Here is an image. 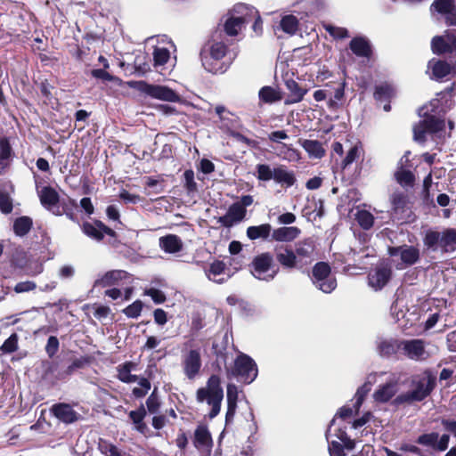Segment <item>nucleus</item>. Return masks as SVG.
Here are the masks:
<instances>
[{"label":"nucleus","instance_id":"obj_28","mask_svg":"<svg viewBox=\"0 0 456 456\" xmlns=\"http://www.w3.org/2000/svg\"><path fill=\"white\" fill-rule=\"evenodd\" d=\"M13 157V151L9 140L0 136V175L9 167Z\"/></svg>","mask_w":456,"mask_h":456},{"label":"nucleus","instance_id":"obj_24","mask_svg":"<svg viewBox=\"0 0 456 456\" xmlns=\"http://www.w3.org/2000/svg\"><path fill=\"white\" fill-rule=\"evenodd\" d=\"M428 67L432 71L431 78L437 81H441L450 75L454 68V66L450 64L447 61L436 60L435 58L428 61Z\"/></svg>","mask_w":456,"mask_h":456},{"label":"nucleus","instance_id":"obj_4","mask_svg":"<svg viewBox=\"0 0 456 456\" xmlns=\"http://www.w3.org/2000/svg\"><path fill=\"white\" fill-rule=\"evenodd\" d=\"M412 384V390L398 395L395 398L394 403L401 404L403 403L423 400L433 390L436 385V377L433 376L429 371H425L421 375L416 377L413 379Z\"/></svg>","mask_w":456,"mask_h":456},{"label":"nucleus","instance_id":"obj_58","mask_svg":"<svg viewBox=\"0 0 456 456\" xmlns=\"http://www.w3.org/2000/svg\"><path fill=\"white\" fill-rule=\"evenodd\" d=\"M441 244V233L438 232H428L424 238V245L428 248H435L437 244Z\"/></svg>","mask_w":456,"mask_h":456},{"label":"nucleus","instance_id":"obj_35","mask_svg":"<svg viewBox=\"0 0 456 456\" xmlns=\"http://www.w3.org/2000/svg\"><path fill=\"white\" fill-rule=\"evenodd\" d=\"M248 22V21L246 16H232L225 20L224 24V30L226 33V35L230 37H235L239 34L242 26Z\"/></svg>","mask_w":456,"mask_h":456},{"label":"nucleus","instance_id":"obj_54","mask_svg":"<svg viewBox=\"0 0 456 456\" xmlns=\"http://www.w3.org/2000/svg\"><path fill=\"white\" fill-rule=\"evenodd\" d=\"M184 187L188 194H194L197 191V183L194 180V172L188 169L183 174Z\"/></svg>","mask_w":456,"mask_h":456},{"label":"nucleus","instance_id":"obj_9","mask_svg":"<svg viewBox=\"0 0 456 456\" xmlns=\"http://www.w3.org/2000/svg\"><path fill=\"white\" fill-rule=\"evenodd\" d=\"M273 263V258L270 253H262L256 256L252 262V274L258 280L272 281L277 273V271L270 273Z\"/></svg>","mask_w":456,"mask_h":456},{"label":"nucleus","instance_id":"obj_15","mask_svg":"<svg viewBox=\"0 0 456 456\" xmlns=\"http://www.w3.org/2000/svg\"><path fill=\"white\" fill-rule=\"evenodd\" d=\"M315 244L312 238H306L295 244L294 253L301 268L314 260Z\"/></svg>","mask_w":456,"mask_h":456},{"label":"nucleus","instance_id":"obj_56","mask_svg":"<svg viewBox=\"0 0 456 456\" xmlns=\"http://www.w3.org/2000/svg\"><path fill=\"white\" fill-rule=\"evenodd\" d=\"M18 348V335L12 334L1 346L0 350L4 354H11Z\"/></svg>","mask_w":456,"mask_h":456},{"label":"nucleus","instance_id":"obj_17","mask_svg":"<svg viewBox=\"0 0 456 456\" xmlns=\"http://www.w3.org/2000/svg\"><path fill=\"white\" fill-rule=\"evenodd\" d=\"M38 197L41 204L49 211L56 216H61L62 212L60 207L57 206L59 202V195L57 191L49 186H44L40 190H37Z\"/></svg>","mask_w":456,"mask_h":456},{"label":"nucleus","instance_id":"obj_2","mask_svg":"<svg viewBox=\"0 0 456 456\" xmlns=\"http://www.w3.org/2000/svg\"><path fill=\"white\" fill-rule=\"evenodd\" d=\"M445 135V120L440 116H425V118L413 127V138L419 143L428 139L436 142Z\"/></svg>","mask_w":456,"mask_h":456},{"label":"nucleus","instance_id":"obj_25","mask_svg":"<svg viewBox=\"0 0 456 456\" xmlns=\"http://www.w3.org/2000/svg\"><path fill=\"white\" fill-rule=\"evenodd\" d=\"M193 444L198 450L210 449L213 444L211 434L207 426L199 425L194 431Z\"/></svg>","mask_w":456,"mask_h":456},{"label":"nucleus","instance_id":"obj_32","mask_svg":"<svg viewBox=\"0 0 456 456\" xmlns=\"http://www.w3.org/2000/svg\"><path fill=\"white\" fill-rule=\"evenodd\" d=\"M273 175L274 182L286 187L292 186L296 182L294 173L289 171L284 166L273 167Z\"/></svg>","mask_w":456,"mask_h":456},{"label":"nucleus","instance_id":"obj_52","mask_svg":"<svg viewBox=\"0 0 456 456\" xmlns=\"http://www.w3.org/2000/svg\"><path fill=\"white\" fill-rule=\"evenodd\" d=\"M77 202L75 200L69 199L67 201L62 200L61 202L60 209L62 214H65L67 217L72 221H77V216L74 210L77 208Z\"/></svg>","mask_w":456,"mask_h":456},{"label":"nucleus","instance_id":"obj_48","mask_svg":"<svg viewBox=\"0 0 456 456\" xmlns=\"http://www.w3.org/2000/svg\"><path fill=\"white\" fill-rule=\"evenodd\" d=\"M408 202L407 196L399 191H395L391 196V204L395 213L403 212Z\"/></svg>","mask_w":456,"mask_h":456},{"label":"nucleus","instance_id":"obj_14","mask_svg":"<svg viewBox=\"0 0 456 456\" xmlns=\"http://www.w3.org/2000/svg\"><path fill=\"white\" fill-rule=\"evenodd\" d=\"M439 95L440 97L432 99L419 108L418 114H446L450 111L454 105L453 100L445 94H440Z\"/></svg>","mask_w":456,"mask_h":456},{"label":"nucleus","instance_id":"obj_46","mask_svg":"<svg viewBox=\"0 0 456 456\" xmlns=\"http://www.w3.org/2000/svg\"><path fill=\"white\" fill-rule=\"evenodd\" d=\"M32 220L28 216L17 218L13 224V231L18 236L26 235L31 229Z\"/></svg>","mask_w":456,"mask_h":456},{"label":"nucleus","instance_id":"obj_55","mask_svg":"<svg viewBox=\"0 0 456 456\" xmlns=\"http://www.w3.org/2000/svg\"><path fill=\"white\" fill-rule=\"evenodd\" d=\"M0 210L4 214H9L12 210V200L7 191L0 190Z\"/></svg>","mask_w":456,"mask_h":456},{"label":"nucleus","instance_id":"obj_44","mask_svg":"<svg viewBox=\"0 0 456 456\" xmlns=\"http://www.w3.org/2000/svg\"><path fill=\"white\" fill-rule=\"evenodd\" d=\"M397 183L403 187H412L415 181V176L410 170L404 169L403 167H399L395 173Z\"/></svg>","mask_w":456,"mask_h":456},{"label":"nucleus","instance_id":"obj_27","mask_svg":"<svg viewBox=\"0 0 456 456\" xmlns=\"http://www.w3.org/2000/svg\"><path fill=\"white\" fill-rule=\"evenodd\" d=\"M159 246L166 253L175 254L182 250L183 241L177 235L167 234L159 238Z\"/></svg>","mask_w":456,"mask_h":456},{"label":"nucleus","instance_id":"obj_10","mask_svg":"<svg viewBox=\"0 0 456 456\" xmlns=\"http://www.w3.org/2000/svg\"><path fill=\"white\" fill-rule=\"evenodd\" d=\"M201 366V354L199 348H191L183 351L182 367L187 379H194L200 373Z\"/></svg>","mask_w":456,"mask_h":456},{"label":"nucleus","instance_id":"obj_34","mask_svg":"<svg viewBox=\"0 0 456 456\" xmlns=\"http://www.w3.org/2000/svg\"><path fill=\"white\" fill-rule=\"evenodd\" d=\"M277 261L286 268H301L296 257L294 250L286 247L283 250L277 252Z\"/></svg>","mask_w":456,"mask_h":456},{"label":"nucleus","instance_id":"obj_20","mask_svg":"<svg viewBox=\"0 0 456 456\" xmlns=\"http://www.w3.org/2000/svg\"><path fill=\"white\" fill-rule=\"evenodd\" d=\"M83 232L93 240L100 241L103 239L104 235L114 236L115 232L106 226L101 221H95L94 224L86 222L82 225Z\"/></svg>","mask_w":456,"mask_h":456},{"label":"nucleus","instance_id":"obj_16","mask_svg":"<svg viewBox=\"0 0 456 456\" xmlns=\"http://www.w3.org/2000/svg\"><path fill=\"white\" fill-rule=\"evenodd\" d=\"M142 91L149 96L161 101L176 102L180 101L179 94L165 86L143 83Z\"/></svg>","mask_w":456,"mask_h":456},{"label":"nucleus","instance_id":"obj_8","mask_svg":"<svg viewBox=\"0 0 456 456\" xmlns=\"http://www.w3.org/2000/svg\"><path fill=\"white\" fill-rule=\"evenodd\" d=\"M430 46L436 55L456 56V29H446L443 35L433 37Z\"/></svg>","mask_w":456,"mask_h":456},{"label":"nucleus","instance_id":"obj_26","mask_svg":"<svg viewBox=\"0 0 456 456\" xmlns=\"http://www.w3.org/2000/svg\"><path fill=\"white\" fill-rule=\"evenodd\" d=\"M301 233L296 226H284L274 229L272 232V240L279 242H290L297 239Z\"/></svg>","mask_w":456,"mask_h":456},{"label":"nucleus","instance_id":"obj_11","mask_svg":"<svg viewBox=\"0 0 456 456\" xmlns=\"http://www.w3.org/2000/svg\"><path fill=\"white\" fill-rule=\"evenodd\" d=\"M388 253L391 256H400L401 263L397 265V269L413 265L419 259V249L411 245L389 247Z\"/></svg>","mask_w":456,"mask_h":456},{"label":"nucleus","instance_id":"obj_19","mask_svg":"<svg viewBox=\"0 0 456 456\" xmlns=\"http://www.w3.org/2000/svg\"><path fill=\"white\" fill-rule=\"evenodd\" d=\"M403 354L412 360H422L427 357L424 341L421 339L402 340Z\"/></svg>","mask_w":456,"mask_h":456},{"label":"nucleus","instance_id":"obj_50","mask_svg":"<svg viewBox=\"0 0 456 456\" xmlns=\"http://www.w3.org/2000/svg\"><path fill=\"white\" fill-rule=\"evenodd\" d=\"M170 59V52L165 47H155L153 50L154 66H163Z\"/></svg>","mask_w":456,"mask_h":456},{"label":"nucleus","instance_id":"obj_47","mask_svg":"<svg viewBox=\"0 0 456 456\" xmlns=\"http://www.w3.org/2000/svg\"><path fill=\"white\" fill-rule=\"evenodd\" d=\"M355 219L359 225L364 230L371 228L374 223V216L367 210H359L356 213Z\"/></svg>","mask_w":456,"mask_h":456},{"label":"nucleus","instance_id":"obj_12","mask_svg":"<svg viewBox=\"0 0 456 456\" xmlns=\"http://www.w3.org/2000/svg\"><path fill=\"white\" fill-rule=\"evenodd\" d=\"M399 391V379L395 374H390L384 384H380L373 393V399L377 403L389 402Z\"/></svg>","mask_w":456,"mask_h":456},{"label":"nucleus","instance_id":"obj_63","mask_svg":"<svg viewBox=\"0 0 456 456\" xmlns=\"http://www.w3.org/2000/svg\"><path fill=\"white\" fill-rule=\"evenodd\" d=\"M345 445L338 441H331L329 444V452L330 456H346Z\"/></svg>","mask_w":456,"mask_h":456},{"label":"nucleus","instance_id":"obj_51","mask_svg":"<svg viewBox=\"0 0 456 456\" xmlns=\"http://www.w3.org/2000/svg\"><path fill=\"white\" fill-rule=\"evenodd\" d=\"M370 388H371V381L368 380L367 382H365L362 386H361L357 389L355 395H354L355 402L354 404L355 411H357L359 410V408L361 407L366 395L370 391Z\"/></svg>","mask_w":456,"mask_h":456},{"label":"nucleus","instance_id":"obj_36","mask_svg":"<svg viewBox=\"0 0 456 456\" xmlns=\"http://www.w3.org/2000/svg\"><path fill=\"white\" fill-rule=\"evenodd\" d=\"M224 270L225 264L223 261L216 260L209 265L208 269L205 270V273L208 280L221 284L225 281V279L218 277L224 273Z\"/></svg>","mask_w":456,"mask_h":456},{"label":"nucleus","instance_id":"obj_49","mask_svg":"<svg viewBox=\"0 0 456 456\" xmlns=\"http://www.w3.org/2000/svg\"><path fill=\"white\" fill-rule=\"evenodd\" d=\"M285 85L288 88V90L290 92L291 96L293 97L294 102H299L303 99L304 95L305 94L306 91L302 89L298 83L296 82L294 79H287L285 81Z\"/></svg>","mask_w":456,"mask_h":456},{"label":"nucleus","instance_id":"obj_42","mask_svg":"<svg viewBox=\"0 0 456 456\" xmlns=\"http://www.w3.org/2000/svg\"><path fill=\"white\" fill-rule=\"evenodd\" d=\"M36 84L38 86L42 97L45 98V102L53 105L57 102V99L52 94L54 86L45 78L36 82Z\"/></svg>","mask_w":456,"mask_h":456},{"label":"nucleus","instance_id":"obj_43","mask_svg":"<svg viewBox=\"0 0 456 456\" xmlns=\"http://www.w3.org/2000/svg\"><path fill=\"white\" fill-rule=\"evenodd\" d=\"M273 149L277 156L285 160L294 161L299 159L297 151L285 143H280Z\"/></svg>","mask_w":456,"mask_h":456},{"label":"nucleus","instance_id":"obj_61","mask_svg":"<svg viewBox=\"0 0 456 456\" xmlns=\"http://www.w3.org/2000/svg\"><path fill=\"white\" fill-rule=\"evenodd\" d=\"M325 29L335 39H344L349 37L348 30L345 28L329 25Z\"/></svg>","mask_w":456,"mask_h":456},{"label":"nucleus","instance_id":"obj_38","mask_svg":"<svg viewBox=\"0 0 456 456\" xmlns=\"http://www.w3.org/2000/svg\"><path fill=\"white\" fill-rule=\"evenodd\" d=\"M272 232V226L269 224H263L256 226H249L247 229L248 239L255 240L257 239L267 240Z\"/></svg>","mask_w":456,"mask_h":456},{"label":"nucleus","instance_id":"obj_13","mask_svg":"<svg viewBox=\"0 0 456 456\" xmlns=\"http://www.w3.org/2000/svg\"><path fill=\"white\" fill-rule=\"evenodd\" d=\"M392 275L391 267L385 263L378 265L368 275V284L375 291L381 290Z\"/></svg>","mask_w":456,"mask_h":456},{"label":"nucleus","instance_id":"obj_3","mask_svg":"<svg viewBox=\"0 0 456 456\" xmlns=\"http://www.w3.org/2000/svg\"><path fill=\"white\" fill-rule=\"evenodd\" d=\"M228 52V46L224 42H213L208 49L200 51V60L204 69L213 74H223L229 65L222 61Z\"/></svg>","mask_w":456,"mask_h":456},{"label":"nucleus","instance_id":"obj_31","mask_svg":"<svg viewBox=\"0 0 456 456\" xmlns=\"http://www.w3.org/2000/svg\"><path fill=\"white\" fill-rule=\"evenodd\" d=\"M303 149L307 152L310 159H320L324 157L326 150L322 142L317 140H302L299 142Z\"/></svg>","mask_w":456,"mask_h":456},{"label":"nucleus","instance_id":"obj_23","mask_svg":"<svg viewBox=\"0 0 456 456\" xmlns=\"http://www.w3.org/2000/svg\"><path fill=\"white\" fill-rule=\"evenodd\" d=\"M349 49L357 57L370 59L372 56V47L370 41L362 36L354 37L349 43Z\"/></svg>","mask_w":456,"mask_h":456},{"label":"nucleus","instance_id":"obj_62","mask_svg":"<svg viewBox=\"0 0 456 456\" xmlns=\"http://www.w3.org/2000/svg\"><path fill=\"white\" fill-rule=\"evenodd\" d=\"M335 436L347 450H353L354 448V441L350 439V437L346 435L345 428H338Z\"/></svg>","mask_w":456,"mask_h":456},{"label":"nucleus","instance_id":"obj_41","mask_svg":"<svg viewBox=\"0 0 456 456\" xmlns=\"http://www.w3.org/2000/svg\"><path fill=\"white\" fill-rule=\"evenodd\" d=\"M258 96L259 100L265 103H273L282 99L281 92L269 86H263L259 90Z\"/></svg>","mask_w":456,"mask_h":456},{"label":"nucleus","instance_id":"obj_21","mask_svg":"<svg viewBox=\"0 0 456 456\" xmlns=\"http://www.w3.org/2000/svg\"><path fill=\"white\" fill-rule=\"evenodd\" d=\"M51 412L60 421L65 424H71L76 422L80 415L77 413L72 406L68 403H56L53 404L51 408Z\"/></svg>","mask_w":456,"mask_h":456},{"label":"nucleus","instance_id":"obj_45","mask_svg":"<svg viewBox=\"0 0 456 456\" xmlns=\"http://www.w3.org/2000/svg\"><path fill=\"white\" fill-rule=\"evenodd\" d=\"M280 26L285 33L294 35L298 29V20L296 16L288 14L281 18Z\"/></svg>","mask_w":456,"mask_h":456},{"label":"nucleus","instance_id":"obj_6","mask_svg":"<svg viewBox=\"0 0 456 456\" xmlns=\"http://www.w3.org/2000/svg\"><path fill=\"white\" fill-rule=\"evenodd\" d=\"M312 281L324 293H331L337 288V280L331 274L330 265L324 262H319L314 266Z\"/></svg>","mask_w":456,"mask_h":456},{"label":"nucleus","instance_id":"obj_30","mask_svg":"<svg viewBox=\"0 0 456 456\" xmlns=\"http://www.w3.org/2000/svg\"><path fill=\"white\" fill-rule=\"evenodd\" d=\"M127 277V273L122 270H112L107 272L102 277L95 280L94 287H108L116 284Z\"/></svg>","mask_w":456,"mask_h":456},{"label":"nucleus","instance_id":"obj_53","mask_svg":"<svg viewBox=\"0 0 456 456\" xmlns=\"http://www.w3.org/2000/svg\"><path fill=\"white\" fill-rule=\"evenodd\" d=\"M273 168L267 164H258L256 166V177L260 181L267 182L273 178Z\"/></svg>","mask_w":456,"mask_h":456},{"label":"nucleus","instance_id":"obj_5","mask_svg":"<svg viewBox=\"0 0 456 456\" xmlns=\"http://www.w3.org/2000/svg\"><path fill=\"white\" fill-rule=\"evenodd\" d=\"M136 363L133 362H126L117 367L118 379L126 384L137 382L139 387H135L132 390V394L135 398L144 397L150 391L151 385L148 379L144 377H137L131 372L135 370Z\"/></svg>","mask_w":456,"mask_h":456},{"label":"nucleus","instance_id":"obj_57","mask_svg":"<svg viewBox=\"0 0 456 456\" xmlns=\"http://www.w3.org/2000/svg\"><path fill=\"white\" fill-rule=\"evenodd\" d=\"M439 438L438 433L432 432L428 434H423L419 436L417 442L418 444L425 446H430L436 450V444Z\"/></svg>","mask_w":456,"mask_h":456},{"label":"nucleus","instance_id":"obj_59","mask_svg":"<svg viewBox=\"0 0 456 456\" xmlns=\"http://www.w3.org/2000/svg\"><path fill=\"white\" fill-rule=\"evenodd\" d=\"M142 309V303L140 300L134 301L133 304L129 305L123 310V313L128 318H137L140 316Z\"/></svg>","mask_w":456,"mask_h":456},{"label":"nucleus","instance_id":"obj_1","mask_svg":"<svg viewBox=\"0 0 456 456\" xmlns=\"http://www.w3.org/2000/svg\"><path fill=\"white\" fill-rule=\"evenodd\" d=\"M224 399V390L221 386V379L217 375H211L205 387L196 392V401L199 403H206L210 408L209 419L216 417L221 410Z\"/></svg>","mask_w":456,"mask_h":456},{"label":"nucleus","instance_id":"obj_60","mask_svg":"<svg viewBox=\"0 0 456 456\" xmlns=\"http://www.w3.org/2000/svg\"><path fill=\"white\" fill-rule=\"evenodd\" d=\"M147 410L150 413L155 414L159 411L160 403L156 393V389L150 395L146 400Z\"/></svg>","mask_w":456,"mask_h":456},{"label":"nucleus","instance_id":"obj_33","mask_svg":"<svg viewBox=\"0 0 456 456\" xmlns=\"http://www.w3.org/2000/svg\"><path fill=\"white\" fill-rule=\"evenodd\" d=\"M378 351L382 356H391L402 349V341L394 338H382L378 342Z\"/></svg>","mask_w":456,"mask_h":456},{"label":"nucleus","instance_id":"obj_7","mask_svg":"<svg viewBox=\"0 0 456 456\" xmlns=\"http://www.w3.org/2000/svg\"><path fill=\"white\" fill-rule=\"evenodd\" d=\"M232 373L240 381L250 384L257 377L258 370L255 361L251 357L245 354H240L234 362Z\"/></svg>","mask_w":456,"mask_h":456},{"label":"nucleus","instance_id":"obj_39","mask_svg":"<svg viewBox=\"0 0 456 456\" xmlns=\"http://www.w3.org/2000/svg\"><path fill=\"white\" fill-rule=\"evenodd\" d=\"M147 414V411L143 404H141V406L134 411H131L129 412V418L132 420L133 424L134 425V428L140 432L144 433L147 429L146 424L143 422V419Z\"/></svg>","mask_w":456,"mask_h":456},{"label":"nucleus","instance_id":"obj_40","mask_svg":"<svg viewBox=\"0 0 456 456\" xmlns=\"http://www.w3.org/2000/svg\"><path fill=\"white\" fill-rule=\"evenodd\" d=\"M440 246L445 252L456 249V229L447 228L441 233Z\"/></svg>","mask_w":456,"mask_h":456},{"label":"nucleus","instance_id":"obj_64","mask_svg":"<svg viewBox=\"0 0 456 456\" xmlns=\"http://www.w3.org/2000/svg\"><path fill=\"white\" fill-rule=\"evenodd\" d=\"M37 288V284L32 281H26L18 282L14 287V291L18 294L25 293L34 290Z\"/></svg>","mask_w":456,"mask_h":456},{"label":"nucleus","instance_id":"obj_29","mask_svg":"<svg viewBox=\"0 0 456 456\" xmlns=\"http://www.w3.org/2000/svg\"><path fill=\"white\" fill-rule=\"evenodd\" d=\"M15 265L22 269L26 275L28 276H36L40 274L43 270V264L38 260L35 258H27L25 261L20 259H15Z\"/></svg>","mask_w":456,"mask_h":456},{"label":"nucleus","instance_id":"obj_18","mask_svg":"<svg viewBox=\"0 0 456 456\" xmlns=\"http://www.w3.org/2000/svg\"><path fill=\"white\" fill-rule=\"evenodd\" d=\"M430 9L445 15L444 20L447 26H456V4L454 0H435Z\"/></svg>","mask_w":456,"mask_h":456},{"label":"nucleus","instance_id":"obj_37","mask_svg":"<svg viewBox=\"0 0 456 456\" xmlns=\"http://www.w3.org/2000/svg\"><path fill=\"white\" fill-rule=\"evenodd\" d=\"M395 94V87L388 83H384L375 86L373 96L374 99L379 102H391V99L394 98Z\"/></svg>","mask_w":456,"mask_h":456},{"label":"nucleus","instance_id":"obj_22","mask_svg":"<svg viewBox=\"0 0 456 456\" xmlns=\"http://www.w3.org/2000/svg\"><path fill=\"white\" fill-rule=\"evenodd\" d=\"M246 213L247 210L243 208V206L235 202L230 206L224 216L219 217L218 223L226 227L232 226L233 224L242 221Z\"/></svg>","mask_w":456,"mask_h":456}]
</instances>
